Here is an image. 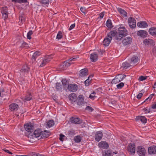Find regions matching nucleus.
<instances>
[{"instance_id":"1","label":"nucleus","mask_w":156,"mask_h":156,"mask_svg":"<svg viewBox=\"0 0 156 156\" xmlns=\"http://www.w3.org/2000/svg\"><path fill=\"white\" fill-rule=\"evenodd\" d=\"M117 32L116 40L118 41L121 40L123 37H125L127 34V31L124 27H119Z\"/></svg>"},{"instance_id":"2","label":"nucleus","mask_w":156,"mask_h":156,"mask_svg":"<svg viewBox=\"0 0 156 156\" xmlns=\"http://www.w3.org/2000/svg\"><path fill=\"white\" fill-rule=\"evenodd\" d=\"M125 75L120 74L117 75L115 78L112 80V83L116 84L122 81L126 77Z\"/></svg>"},{"instance_id":"3","label":"nucleus","mask_w":156,"mask_h":156,"mask_svg":"<svg viewBox=\"0 0 156 156\" xmlns=\"http://www.w3.org/2000/svg\"><path fill=\"white\" fill-rule=\"evenodd\" d=\"M127 150L130 154L133 155L135 152V144L133 143H130L127 147Z\"/></svg>"},{"instance_id":"4","label":"nucleus","mask_w":156,"mask_h":156,"mask_svg":"<svg viewBox=\"0 0 156 156\" xmlns=\"http://www.w3.org/2000/svg\"><path fill=\"white\" fill-rule=\"evenodd\" d=\"M8 9L7 7H3L1 8V11L2 15V18L4 20L8 18Z\"/></svg>"},{"instance_id":"5","label":"nucleus","mask_w":156,"mask_h":156,"mask_svg":"<svg viewBox=\"0 0 156 156\" xmlns=\"http://www.w3.org/2000/svg\"><path fill=\"white\" fill-rule=\"evenodd\" d=\"M25 130L28 132H30L31 133L34 130V126L31 123H28L25 124L24 126Z\"/></svg>"},{"instance_id":"6","label":"nucleus","mask_w":156,"mask_h":156,"mask_svg":"<svg viewBox=\"0 0 156 156\" xmlns=\"http://www.w3.org/2000/svg\"><path fill=\"white\" fill-rule=\"evenodd\" d=\"M137 153L140 156H145L146 154V150L144 148L141 146H138L136 149Z\"/></svg>"},{"instance_id":"7","label":"nucleus","mask_w":156,"mask_h":156,"mask_svg":"<svg viewBox=\"0 0 156 156\" xmlns=\"http://www.w3.org/2000/svg\"><path fill=\"white\" fill-rule=\"evenodd\" d=\"M129 27L134 28L136 27V20L133 17H129L128 20Z\"/></svg>"},{"instance_id":"8","label":"nucleus","mask_w":156,"mask_h":156,"mask_svg":"<svg viewBox=\"0 0 156 156\" xmlns=\"http://www.w3.org/2000/svg\"><path fill=\"white\" fill-rule=\"evenodd\" d=\"M72 63L70 62L65 61L63 63L60 65L58 66V68L59 69L64 70L69 66Z\"/></svg>"},{"instance_id":"9","label":"nucleus","mask_w":156,"mask_h":156,"mask_svg":"<svg viewBox=\"0 0 156 156\" xmlns=\"http://www.w3.org/2000/svg\"><path fill=\"white\" fill-rule=\"evenodd\" d=\"M67 89L69 91L74 92L77 90L78 87L76 84L71 83L68 85Z\"/></svg>"},{"instance_id":"10","label":"nucleus","mask_w":156,"mask_h":156,"mask_svg":"<svg viewBox=\"0 0 156 156\" xmlns=\"http://www.w3.org/2000/svg\"><path fill=\"white\" fill-rule=\"evenodd\" d=\"M103 136V134L101 131L97 132L95 135V140L97 142L99 141L102 139Z\"/></svg>"},{"instance_id":"11","label":"nucleus","mask_w":156,"mask_h":156,"mask_svg":"<svg viewBox=\"0 0 156 156\" xmlns=\"http://www.w3.org/2000/svg\"><path fill=\"white\" fill-rule=\"evenodd\" d=\"M132 42V38L131 37L125 38L122 41V43L124 46L130 44Z\"/></svg>"},{"instance_id":"12","label":"nucleus","mask_w":156,"mask_h":156,"mask_svg":"<svg viewBox=\"0 0 156 156\" xmlns=\"http://www.w3.org/2000/svg\"><path fill=\"white\" fill-rule=\"evenodd\" d=\"M70 122L75 124H80L82 123V120L79 118L72 117L70 119Z\"/></svg>"},{"instance_id":"13","label":"nucleus","mask_w":156,"mask_h":156,"mask_svg":"<svg viewBox=\"0 0 156 156\" xmlns=\"http://www.w3.org/2000/svg\"><path fill=\"white\" fill-rule=\"evenodd\" d=\"M84 98L82 95H80L79 96L77 100V104L79 105H81L84 103Z\"/></svg>"},{"instance_id":"14","label":"nucleus","mask_w":156,"mask_h":156,"mask_svg":"<svg viewBox=\"0 0 156 156\" xmlns=\"http://www.w3.org/2000/svg\"><path fill=\"white\" fill-rule=\"evenodd\" d=\"M19 105L16 103H12L9 106V109L11 111H17L19 108Z\"/></svg>"},{"instance_id":"15","label":"nucleus","mask_w":156,"mask_h":156,"mask_svg":"<svg viewBox=\"0 0 156 156\" xmlns=\"http://www.w3.org/2000/svg\"><path fill=\"white\" fill-rule=\"evenodd\" d=\"M139 60L138 57L136 56H133L130 58V63L132 65H135L136 64Z\"/></svg>"},{"instance_id":"16","label":"nucleus","mask_w":156,"mask_h":156,"mask_svg":"<svg viewBox=\"0 0 156 156\" xmlns=\"http://www.w3.org/2000/svg\"><path fill=\"white\" fill-rule=\"evenodd\" d=\"M137 35L141 37L144 38L147 35V32L145 30H139L137 32Z\"/></svg>"},{"instance_id":"17","label":"nucleus","mask_w":156,"mask_h":156,"mask_svg":"<svg viewBox=\"0 0 156 156\" xmlns=\"http://www.w3.org/2000/svg\"><path fill=\"white\" fill-rule=\"evenodd\" d=\"M144 43L146 45H155L154 40L150 39H146L144 41Z\"/></svg>"},{"instance_id":"18","label":"nucleus","mask_w":156,"mask_h":156,"mask_svg":"<svg viewBox=\"0 0 156 156\" xmlns=\"http://www.w3.org/2000/svg\"><path fill=\"white\" fill-rule=\"evenodd\" d=\"M79 76L83 77L87 76L88 74V70L87 68L82 69L80 71Z\"/></svg>"},{"instance_id":"19","label":"nucleus","mask_w":156,"mask_h":156,"mask_svg":"<svg viewBox=\"0 0 156 156\" xmlns=\"http://www.w3.org/2000/svg\"><path fill=\"white\" fill-rule=\"evenodd\" d=\"M98 146L105 149H107L109 147L108 144L105 141H102L99 143Z\"/></svg>"},{"instance_id":"20","label":"nucleus","mask_w":156,"mask_h":156,"mask_svg":"<svg viewBox=\"0 0 156 156\" xmlns=\"http://www.w3.org/2000/svg\"><path fill=\"white\" fill-rule=\"evenodd\" d=\"M98 55L97 54L94 52L90 54V59L91 61L93 62H96L98 60Z\"/></svg>"},{"instance_id":"21","label":"nucleus","mask_w":156,"mask_h":156,"mask_svg":"<svg viewBox=\"0 0 156 156\" xmlns=\"http://www.w3.org/2000/svg\"><path fill=\"white\" fill-rule=\"evenodd\" d=\"M30 68L26 65H23L20 70L21 73H26L29 72Z\"/></svg>"},{"instance_id":"22","label":"nucleus","mask_w":156,"mask_h":156,"mask_svg":"<svg viewBox=\"0 0 156 156\" xmlns=\"http://www.w3.org/2000/svg\"><path fill=\"white\" fill-rule=\"evenodd\" d=\"M77 95L74 93L70 94L69 96V98L72 102H75L76 100Z\"/></svg>"},{"instance_id":"23","label":"nucleus","mask_w":156,"mask_h":156,"mask_svg":"<svg viewBox=\"0 0 156 156\" xmlns=\"http://www.w3.org/2000/svg\"><path fill=\"white\" fill-rule=\"evenodd\" d=\"M136 120H140L143 123H145L147 122V119L145 116H136Z\"/></svg>"},{"instance_id":"24","label":"nucleus","mask_w":156,"mask_h":156,"mask_svg":"<svg viewBox=\"0 0 156 156\" xmlns=\"http://www.w3.org/2000/svg\"><path fill=\"white\" fill-rule=\"evenodd\" d=\"M137 26L139 27L145 28L147 27L148 25L145 21H140L137 23Z\"/></svg>"},{"instance_id":"25","label":"nucleus","mask_w":156,"mask_h":156,"mask_svg":"<svg viewBox=\"0 0 156 156\" xmlns=\"http://www.w3.org/2000/svg\"><path fill=\"white\" fill-rule=\"evenodd\" d=\"M111 40L112 39H111V37L109 38L108 37H107L105 38L103 41V45H104L105 46H108L109 44L110 43Z\"/></svg>"},{"instance_id":"26","label":"nucleus","mask_w":156,"mask_h":156,"mask_svg":"<svg viewBox=\"0 0 156 156\" xmlns=\"http://www.w3.org/2000/svg\"><path fill=\"white\" fill-rule=\"evenodd\" d=\"M148 151L150 154H155L156 152V146L154 145L151 146L148 148Z\"/></svg>"},{"instance_id":"27","label":"nucleus","mask_w":156,"mask_h":156,"mask_svg":"<svg viewBox=\"0 0 156 156\" xmlns=\"http://www.w3.org/2000/svg\"><path fill=\"white\" fill-rule=\"evenodd\" d=\"M41 131L40 129H37L34 132V136L35 137H38L41 135Z\"/></svg>"},{"instance_id":"28","label":"nucleus","mask_w":156,"mask_h":156,"mask_svg":"<svg viewBox=\"0 0 156 156\" xmlns=\"http://www.w3.org/2000/svg\"><path fill=\"white\" fill-rule=\"evenodd\" d=\"M117 35V31L116 32H115L114 31H111L110 32H109L108 34L107 37L109 38L111 37V39L112 40V37L115 36V39H116V36Z\"/></svg>"},{"instance_id":"29","label":"nucleus","mask_w":156,"mask_h":156,"mask_svg":"<svg viewBox=\"0 0 156 156\" xmlns=\"http://www.w3.org/2000/svg\"><path fill=\"white\" fill-rule=\"evenodd\" d=\"M26 16L24 14H21L19 17V23L23 24L25 22V20Z\"/></svg>"},{"instance_id":"30","label":"nucleus","mask_w":156,"mask_h":156,"mask_svg":"<svg viewBox=\"0 0 156 156\" xmlns=\"http://www.w3.org/2000/svg\"><path fill=\"white\" fill-rule=\"evenodd\" d=\"M32 98V96L30 93H27L24 97V101H29L31 100Z\"/></svg>"},{"instance_id":"31","label":"nucleus","mask_w":156,"mask_h":156,"mask_svg":"<svg viewBox=\"0 0 156 156\" xmlns=\"http://www.w3.org/2000/svg\"><path fill=\"white\" fill-rule=\"evenodd\" d=\"M49 136L48 133L47 131L45 130L42 131L41 133V138L43 139L45 138H47Z\"/></svg>"},{"instance_id":"32","label":"nucleus","mask_w":156,"mask_h":156,"mask_svg":"<svg viewBox=\"0 0 156 156\" xmlns=\"http://www.w3.org/2000/svg\"><path fill=\"white\" fill-rule=\"evenodd\" d=\"M149 33L153 36L156 35V27H151L149 30Z\"/></svg>"},{"instance_id":"33","label":"nucleus","mask_w":156,"mask_h":156,"mask_svg":"<svg viewBox=\"0 0 156 156\" xmlns=\"http://www.w3.org/2000/svg\"><path fill=\"white\" fill-rule=\"evenodd\" d=\"M50 61L49 58H45L41 62V64L40 66L41 67H43L45 66L46 63H48Z\"/></svg>"},{"instance_id":"34","label":"nucleus","mask_w":156,"mask_h":156,"mask_svg":"<svg viewBox=\"0 0 156 156\" xmlns=\"http://www.w3.org/2000/svg\"><path fill=\"white\" fill-rule=\"evenodd\" d=\"M62 85L60 83H56L55 88L57 90H61L62 89Z\"/></svg>"},{"instance_id":"35","label":"nucleus","mask_w":156,"mask_h":156,"mask_svg":"<svg viewBox=\"0 0 156 156\" xmlns=\"http://www.w3.org/2000/svg\"><path fill=\"white\" fill-rule=\"evenodd\" d=\"M51 0H42L40 2V3L43 5L44 6L48 5L49 2L51 1Z\"/></svg>"},{"instance_id":"36","label":"nucleus","mask_w":156,"mask_h":156,"mask_svg":"<svg viewBox=\"0 0 156 156\" xmlns=\"http://www.w3.org/2000/svg\"><path fill=\"white\" fill-rule=\"evenodd\" d=\"M82 140V137L78 135L74 137V140L76 143H79Z\"/></svg>"},{"instance_id":"37","label":"nucleus","mask_w":156,"mask_h":156,"mask_svg":"<svg viewBox=\"0 0 156 156\" xmlns=\"http://www.w3.org/2000/svg\"><path fill=\"white\" fill-rule=\"evenodd\" d=\"M106 25L108 28H111L113 27L111 20L108 19L106 23Z\"/></svg>"},{"instance_id":"38","label":"nucleus","mask_w":156,"mask_h":156,"mask_svg":"<svg viewBox=\"0 0 156 156\" xmlns=\"http://www.w3.org/2000/svg\"><path fill=\"white\" fill-rule=\"evenodd\" d=\"M119 12L122 15L124 16H126L127 15V12L123 9L121 8H118Z\"/></svg>"},{"instance_id":"39","label":"nucleus","mask_w":156,"mask_h":156,"mask_svg":"<svg viewBox=\"0 0 156 156\" xmlns=\"http://www.w3.org/2000/svg\"><path fill=\"white\" fill-rule=\"evenodd\" d=\"M112 151L110 150H108L105 151L104 154H103L102 156H111Z\"/></svg>"},{"instance_id":"40","label":"nucleus","mask_w":156,"mask_h":156,"mask_svg":"<svg viewBox=\"0 0 156 156\" xmlns=\"http://www.w3.org/2000/svg\"><path fill=\"white\" fill-rule=\"evenodd\" d=\"M61 82L63 86L64 87H68V85H69L68 81L66 79L62 80Z\"/></svg>"},{"instance_id":"41","label":"nucleus","mask_w":156,"mask_h":156,"mask_svg":"<svg viewBox=\"0 0 156 156\" xmlns=\"http://www.w3.org/2000/svg\"><path fill=\"white\" fill-rule=\"evenodd\" d=\"M54 124V121L52 120H49L47 122V126L49 127L50 128L53 126Z\"/></svg>"},{"instance_id":"42","label":"nucleus","mask_w":156,"mask_h":156,"mask_svg":"<svg viewBox=\"0 0 156 156\" xmlns=\"http://www.w3.org/2000/svg\"><path fill=\"white\" fill-rule=\"evenodd\" d=\"M130 64L127 62H125L122 63V67H123V68L126 69L130 67Z\"/></svg>"},{"instance_id":"43","label":"nucleus","mask_w":156,"mask_h":156,"mask_svg":"<svg viewBox=\"0 0 156 156\" xmlns=\"http://www.w3.org/2000/svg\"><path fill=\"white\" fill-rule=\"evenodd\" d=\"M30 156H44V155L41 154H40L36 152H32L29 155Z\"/></svg>"},{"instance_id":"44","label":"nucleus","mask_w":156,"mask_h":156,"mask_svg":"<svg viewBox=\"0 0 156 156\" xmlns=\"http://www.w3.org/2000/svg\"><path fill=\"white\" fill-rule=\"evenodd\" d=\"M154 95V94H151L147 98L145 101H144V102H149L151 100L153 96Z\"/></svg>"},{"instance_id":"45","label":"nucleus","mask_w":156,"mask_h":156,"mask_svg":"<svg viewBox=\"0 0 156 156\" xmlns=\"http://www.w3.org/2000/svg\"><path fill=\"white\" fill-rule=\"evenodd\" d=\"M62 37V33L61 31H59L56 36V39L59 40Z\"/></svg>"},{"instance_id":"46","label":"nucleus","mask_w":156,"mask_h":156,"mask_svg":"<svg viewBox=\"0 0 156 156\" xmlns=\"http://www.w3.org/2000/svg\"><path fill=\"white\" fill-rule=\"evenodd\" d=\"M33 34V31L32 30H30L27 33V39H31V35Z\"/></svg>"},{"instance_id":"47","label":"nucleus","mask_w":156,"mask_h":156,"mask_svg":"<svg viewBox=\"0 0 156 156\" xmlns=\"http://www.w3.org/2000/svg\"><path fill=\"white\" fill-rule=\"evenodd\" d=\"M124 86V83L122 82H121L119 84H117L116 85V87L118 89H121L122 88V87L123 86Z\"/></svg>"},{"instance_id":"48","label":"nucleus","mask_w":156,"mask_h":156,"mask_svg":"<svg viewBox=\"0 0 156 156\" xmlns=\"http://www.w3.org/2000/svg\"><path fill=\"white\" fill-rule=\"evenodd\" d=\"M90 82L89 80V76L88 77V78L84 82L85 85L86 86H88L89 85V83Z\"/></svg>"},{"instance_id":"49","label":"nucleus","mask_w":156,"mask_h":156,"mask_svg":"<svg viewBox=\"0 0 156 156\" xmlns=\"http://www.w3.org/2000/svg\"><path fill=\"white\" fill-rule=\"evenodd\" d=\"M96 97H97L95 95H93L91 94L90 95L89 98L92 100H94Z\"/></svg>"},{"instance_id":"50","label":"nucleus","mask_w":156,"mask_h":156,"mask_svg":"<svg viewBox=\"0 0 156 156\" xmlns=\"http://www.w3.org/2000/svg\"><path fill=\"white\" fill-rule=\"evenodd\" d=\"M147 76H141L140 77L139 80L140 81H143L147 79Z\"/></svg>"},{"instance_id":"51","label":"nucleus","mask_w":156,"mask_h":156,"mask_svg":"<svg viewBox=\"0 0 156 156\" xmlns=\"http://www.w3.org/2000/svg\"><path fill=\"white\" fill-rule=\"evenodd\" d=\"M22 47H29L28 44L26 42H23L22 44Z\"/></svg>"},{"instance_id":"52","label":"nucleus","mask_w":156,"mask_h":156,"mask_svg":"<svg viewBox=\"0 0 156 156\" xmlns=\"http://www.w3.org/2000/svg\"><path fill=\"white\" fill-rule=\"evenodd\" d=\"M33 54H34V56H35L36 58H37L40 55V52L39 51H36Z\"/></svg>"},{"instance_id":"53","label":"nucleus","mask_w":156,"mask_h":156,"mask_svg":"<svg viewBox=\"0 0 156 156\" xmlns=\"http://www.w3.org/2000/svg\"><path fill=\"white\" fill-rule=\"evenodd\" d=\"M86 110H87L88 111H90V112H92L94 109L92 108L91 107L89 106H87L86 107Z\"/></svg>"},{"instance_id":"54","label":"nucleus","mask_w":156,"mask_h":156,"mask_svg":"<svg viewBox=\"0 0 156 156\" xmlns=\"http://www.w3.org/2000/svg\"><path fill=\"white\" fill-rule=\"evenodd\" d=\"M143 110L145 112V113H149L151 112L150 109H147L146 108H144L143 109Z\"/></svg>"},{"instance_id":"55","label":"nucleus","mask_w":156,"mask_h":156,"mask_svg":"<svg viewBox=\"0 0 156 156\" xmlns=\"http://www.w3.org/2000/svg\"><path fill=\"white\" fill-rule=\"evenodd\" d=\"M80 9L81 12H82L83 13H84V14L85 15L86 12L85 8L82 7H81Z\"/></svg>"},{"instance_id":"56","label":"nucleus","mask_w":156,"mask_h":156,"mask_svg":"<svg viewBox=\"0 0 156 156\" xmlns=\"http://www.w3.org/2000/svg\"><path fill=\"white\" fill-rule=\"evenodd\" d=\"M3 150L5 151V152L8 153L10 154H12V153L9 150H8L5 148L3 149Z\"/></svg>"},{"instance_id":"57","label":"nucleus","mask_w":156,"mask_h":156,"mask_svg":"<svg viewBox=\"0 0 156 156\" xmlns=\"http://www.w3.org/2000/svg\"><path fill=\"white\" fill-rule=\"evenodd\" d=\"M142 93H139L137 95V98L138 99H140L143 95Z\"/></svg>"},{"instance_id":"58","label":"nucleus","mask_w":156,"mask_h":156,"mask_svg":"<svg viewBox=\"0 0 156 156\" xmlns=\"http://www.w3.org/2000/svg\"><path fill=\"white\" fill-rule=\"evenodd\" d=\"M65 136L62 134H60L59 140L61 141H63V137H64Z\"/></svg>"},{"instance_id":"59","label":"nucleus","mask_w":156,"mask_h":156,"mask_svg":"<svg viewBox=\"0 0 156 156\" xmlns=\"http://www.w3.org/2000/svg\"><path fill=\"white\" fill-rule=\"evenodd\" d=\"M105 15V12H101V13L99 14L100 15V18L101 19H102L103 18V16H104Z\"/></svg>"},{"instance_id":"60","label":"nucleus","mask_w":156,"mask_h":156,"mask_svg":"<svg viewBox=\"0 0 156 156\" xmlns=\"http://www.w3.org/2000/svg\"><path fill=\"white\" fill-rule=\"evenodd\" d=\"M75 26V24H72L70 27L69 28V30H72L74 27Z\"/></svg>"},{"instance_id":"61","label":"nucleus","mask_w":156,"mask_h":156,"mask_svg":"<svg viewBox=\"0 0 156 156\" xmlns=\"http://www.w3.org/2000/svg\"><path fill=\"white\" fill-rule=\"evenodd\" d=\"M152 108L153 109H156V102H155L152 106Z\"/></svg>"},{"instance_id":"62","label":"nucleus","mask_w":156,"mask_h":156,"mask_svg":"<svg viewBox=\"0 0 156 156\" xmlns=\"http://www.w3.org/2000/svg\"><path fill=\"white\" fill-rule=\"evenodd\" d=\"M36 58H37L35 56H34V54H33L31 58L32 60L33 61H35Z\"/></svg>"},{"instance_id":"63","label":"nucleus","mask_w":156,"mask_h":156,"mask_svg":"<svg viewBox=\"0 0 156 156\" xmlns=\"http://www.w3.org/2000/svg\"><path fill=\"white\" fill-rule=\"evenodd\" d=\"M20 3H25L27 2V0H20Z\"/></svg>"},{"instance_id":"64","label":"nucleus","mask_w":156,"mask_h":156,"mask_svg":"<svg viewBox=\"0 0 156 156\" xmlns=\"http://www.w3.org/2000/svg\"><path fill=\"white\" fill-rule=\"evenodd\" d=\"M73 61H75L76 60V59L77 58V57L73 56L71 57Z\"/></svg>"}]
</instances>
